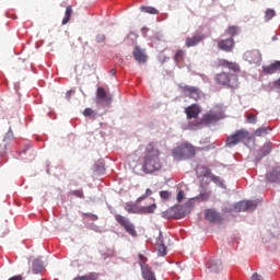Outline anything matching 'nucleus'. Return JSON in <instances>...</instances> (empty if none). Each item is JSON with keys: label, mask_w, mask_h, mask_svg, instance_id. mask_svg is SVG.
I'll list each match as a JSON object with an SVG mask.
<instances>
[{"label": "nucleus", "mask_w": 280, "mask_h": 280, "mask_svg": "<svg viewBox=\"0 0 280 280\" xmlns=\"http://www.w3.org/2000/svg\"><path fill=\"white\" fill-rule=\"evenodd\" d=\"M160 155L161 151L154 148V143L147 145V153L142 165V170L145 174H153V172H159V170L163 167Z\"/></svg>", "instance_id": "obj_1"}, {"label": "nucleus", "mask_w": 280, "mask_h": 280, "mask_svg": "<svg viewBox=\"0 0 280 280\" xmlns=\"http://www.w3.org/2000/svg\"><path fill=\"white\" fill-rule=\"evenodd\" d=\"M214 82L220 86H228V89H240V79L233 73L220 72L215 74Z\"/></svg>", "instance_id": "obj_2"}, {"label": "nucleus", "mask_w": 280, "mask_h": 280, "mask_svg": "<svg viewBox=\"0 0 280 280\" xmlns=\"http://www.w3.org/2000/svg\"><path fill=\"white\" fill-rule=\"evenodd\" d=\"M172 156L177 161H185L187 159H194L196 156V148L189 143H185L173 150Z\"/></svg>", "instance_id": "obj_3"}, {"label": "nucleus", "mask_w": 280, "mask_h": 280, "mask_svg": "<svg viewBox=\"0 0 280 280\" xmlns=\"http://www.w3.org/2000/svg\"><path fill=\"white\" fill-rule=\"evenodd\" d=\"M249 138L248 130L241 129L236 130L234 133L229 136L225 140V145L228 148H233V145H237V143H242V141H246Z\"/></svg>", "instance_id": "obj_4"}, {"label": "nucleus", "mask_w": 280, "mask_h": 280, "mask_svg": "<svg viewBox=\"0 0 280 280\" xmlns=\"http://www.w3.org/2000/svg\"><path fill=\"white\" fill-rule=\"evenodd\" d=\"M214 121H218V113L210 110L202 116L201 121L188 124V129L198 130V128H200L202 124L205 126H209V124H214Z\"/></svg>", "instance_id": "obj_5"}, {"label": "nucleus", "mask_w": 280, "mask_h": 280, "mask_svg": "<svg viewBox=\"0 0 280 280\" xmlns=\"http://www.w3.org/2000/svg\"><path fill=\"white\" fill-rule=\"evenodd\" d=\"M115 220L128 233V235H131V237H137V229L135 228V223L130 221V219L121 215V214H115Z\"/></svg>", "instance_id": "obj_6"}, {"label": "nucleus", "mask_w": 280, "mask_h": 280, "mask_svg": "<svg viewBox=\"0 0 280 280\" xmlns=\"http://www.w3.org/2000/svg\"><path fill=\"white\" fill-rule=\"evenodd\" d=\"M180 89L184 95H186V97H190V100H195L197 102V100H200L201 97L200 89L196 86L183 85Z\"/></svg>", "instance_id": "obj_7"}, {"label": "nucleus", "mask_w": 280, "mask_h": 280, "mask_svg": "<svg viewBox=\"0 0 280 280\" xmlns=\"http://www.w3.org/2000/svg\"><path fill=\"white\" fill-rule=\"evenodd\" d=\"M257 201L253 200H246V201H240L235 205L234 209L235 211L242 212V211H255L257 209Z\"/></svg>", "instance_id": "obj_8"}, {"label": "nucleus", "mask_w": 280, "mask_h": 280, "mask_svg": "<svg viewBox=\"0 0 280 280\" xmlns=\"http://www.w3.org/2000/svg\"><path fill=\"white\" fill-rule=\"evenodd\" d=\"M244 58L249 65H260L261 52L259 50H248L244 54Z\"/></svg>", "instance_id": "obj_9"}, {"label": "nucleus", "mask_w": 280, "mask_h": 280, "mask_svg": "<svg viewBox=\"0 0 280 280\" xmlns=\"http://www.w3.org/2000/svg\"><path fill=\"white\" fill-rule=\"evenodd\" d=\"M199 170L202 171L201 176L210 178V180H212V183H214L215 185H219V187L224 186V182L222 180V177L211 174V168L207 166H201Z\"/></svg>", "instance_id": "obj_10"}, {"label": "nucleus", "mask_w": 280, "mask_h": 280, "mask_svg": "<svg viewBox=\"0 0 280 280\" xmlns=\"http://www.w3.org/2000/svg\"><path fill=\"white\" fill-rule=\"evenodd\" d=\"M132 56L138 65H145V62H148V55L145 54V49H142L139 46L133 48Z\"/></svg>", "instance_id": "obj_11"}, {"label": "nucleus", "mask_w": 280, "mask_h": 280, "mask_svg": "<svg viewBox=\"0 0 280 280\" xmlns=\"http://www.w3.org/2000/svg\"><path fill=\"white\" fill-rule=\"evenodd\" d=\"M205 218L206 220H209V222H212L213 224H220V222H222V215L220 214V212L213 209L206 210Z\"/></svg>", "instance_id": "obj_12"}, {"label": "nucleus", "mask_w": 280, "mask_h": 280, "mask_svg": "<svg viewBox=\"0 0 280 280\" xmlns=\"http://www.w3.org/2000/svg\"><path fill=\"white\" fill-rule=\"evenodd\" d=\"M233 47H235V40H233V37L218 42V48L222 51H233Z\"/></svg>", "instance_id": "obj_13"}, {"label": "nucleus", "mask_w": 280, "mask_h": 280, "mask_svg": "<svg viewBox=\"0 0 280 280\" xmlns=\"http://www.w3.org/2000/svg\"><path fill=\"white\" fill-rule=\"evenodd\" d=\"M96 102L98 104L102 102H105L106 104H110V102H113V96L106 93V90H104V88H98L96 91Z\"/></svg>", "instance_id": "obj_14"}, {"label": "nucleus", "mask_w": 280, "mask_h": 280, "mask_svg": "<svg viewBox=\"0 0 280 280\" xmlns=\"http://www.w3.org/2000/svg\"><path fill=\"white\" fill-rule=\"evenodd\" d=\"M187 119H197L198 115H200V107L196 104L190 105L185 109Z\"/></svg>", "instance_id": "obj_15"}, {"label": "nucleus", "mask_w": 280, "mask_h": 280, "mask_svg": "<svg viewBox=\"0 0 280 280\" xmlns=\"http://www.w3.org/2000/svg\"><path fill=\"white\" fill-rule=\"evenodd\" d=\"M207 38V36L205 35H194L192 37H187L185 45L186 47H196V45L202 43V40H205Z\"/></svg>", "instance_id": "obj_16"}, {"label": "nucleus", "mask_w": 280, "mask_h": 280, "mask_svg": "<svg viewBox=\"0 0 280 280\" xmlns=\"http://www.w3.org/2000/svg\"><path fill=\"white\" fill-rule=\"evenodd\" d=\"M262 71L267 75H272V73H277V71H280V61H276L269 66H262Z\"/></svg>", "instance_id": "obj_17"}, {"label": "nucleus", "mask_w": 280, "mask_h": 280, "mask_svg": "<svg viewBox=\"0 0 280 280\" xmlns=\"http://www.w3.org/2000/svg\"><path fill=\"white\" fill-rule=\"evenodd\" d=\"M142 279L144 280H156V276L150 266H143L141 269Z\"/></svg>", "instance_id": "obj_18"}, {"label": "nucleus", "mask_w": 280, "mask_h": 280, "mask_svg": "<svg viewBox=\"0 0 280 280\" xmlns=\"http://www.w3.org/2000/svg\"><path fill=\"white\" fill-rule=\"evenodd\" d=\"M267 180L269 183H280V166L267 174Z\"/></svg>", "instance_id": "obj_19"}, {"label": "nucleus", "mask_w": 280, "mask_h": 280, "mask_svg": "<svg viewBox=\"0 0 280 280\" xmlns=\"http://www.w3.org/2000/svg\"><path fill=\"white\" fill-rule=\"evenodd\" d=\"M208 268L209 272H222V260H211Z\"/></svg>", "instance_id": "obj_20"}, {"label": "nucleus", "mask_w": 280, "mask_h": 280, "mask_svg": "<svg viewBox=\"0 0 280 280\" xmlns=\"http://www.w3.org/2000/svg\"><path fill=\"white\" fill-rule=\"evenodd\" d=\"M32 270H33V275H40V272L45 270V267L43 266V261L40 259L33 260Z\"/></svg>", "instance_id": "obj_21"}, {"label": "nucleus", "mask_w": 280, "mask_h": 280, "mask_svg": "<svg viewBox=\"0 0 280 280\" xmlns=\"http://www.w3.org/2000/svg\"><path fill=\"white\" fill-rule=\"evenodd\" d=\"M154 211H156V203H152L150 206H143V207H140L139 215H149L151 213H154Z\"/></svg>", "instance_id": "obj_22"}, {"label": "nucleus", "mask_w": 280, "mask_h": 280, "mask_svg": "<svg viewBox=\"0 0 280 280\" xmlns=\"http://www.w3.org/2000/svg\"><path fill=\"white\" fill-rule=\"evenodd\" d=\"M125 211H127V213L139 214L140 213V207L137 206V203L127 202L125 205Z\"/></svg>", "instance_id": "obj_23"}, {"label": "nucleus", "mask_w": 280, "mask_h": 280, "mask_svg": "<svg viewBox=\"0 0 280 280\" xmlns=\"http://www.w3.org/2000/svg\"><path fill=\"white\" fill-rule=\"evenodd\" d=\"M100 279V275L97 272H90L84 276H78L73 278V280H97Z\"/></svg>", "instance_id": "obj_24"}, {"label": "nucleus", "mask_w": 280, "mask_h": 280, "mask_svg": "<svg viewBox=\"0 0 280 280\" xmlns=\"http://www.w3.org/2000/svg\"><path fill=\"white\" fill-rule=\"evenodd\" d=\"M162 218H164L165 220H176V213L174 212V207L167 209L166 211H163Z\"/></svg>", "instance_id": "obj_25"}, {"label": "nucleus", "mask_w": 280, "mask_h": 280, "mask_svg": "<svg viewBox=\"0 0 280 280\" xmlns=\"http://www.w3.org/2000/svg\"><path fill=\"white\" fill-rule=\"evenodd\" d=\"M71 14H73V7L68 5L66 9L65 18L61 22L62 25H67V23H69V21H71Z\"/></svg>", "instance_id": "obj_26"}, {"label": "nucleus", "mask_w": 280, "mask_h": 280, "mask_svg": "<svg viewBox=\"0 0 280 280\" xmlns=\"http://www.w3.org/2000/svg\"><path fill=\"white\" fill-rule=\"evenodd\" d=\"M174 213H175V220H183V218L187 215L185 212V209H183L182 207H174Z\"/></svg>", "instance_id": "obj_27"}, {"label": "nucleus", "mask_w": 280, "mask_h": 280, "mask_svg": "<svg viewBox=\"0 0 280 280\" xmlns=\"http://www.w3.org/2000/svg\"><path fill=\"white\" fill-rule=\"evenodd\" d=\"M225 34H228V36H232V37L237 36L240 34V27L235 26V25L229 26L225 30Z\"/></svg>", "instance_id": "obj_28"}, {"label": "nucleus", "mask_w": 280, "mask_h": 280, "mask_svg": "<svg viewBox=\"0 0 280 280\" xmlns=\"http://www.w3.org/2000/svg\"><path fill=\"white\" fill-rule=\"evenodd\" d=\"M10 233V226L8 225V221H4L0 224V237H5Z\"/></svg>", "instance_id": "obj_29"}, {"label": "nucleus", "mask_w": 280, "mask_h": 280, "mask_svg": "<svg viewBox=\"0 0 280 280\" xmlns=\"http://www.w3.org/2000/svg\"><path fill=\"white\" fill-rule=\"evenodd\" d=\"M174 60L177 65H179V62H183V60H185V50H177L174 55Z\"/></svg>", "instance_id": "obj_30"}, {"label": "nucleus", "mask_w": 280, "mask_h": 280, "mask_svg": "<svg viewBox=\"0 0 280 280\" xmlns=\"http://www.w3.org/2000/svg\"><path fill=\"white\" fill-rule=\"evenodd\" d=\"M141 12H145L147 14H159V10H156L154 7H140Z\"/></svg>", "instance_id": "obj_31"}, {"label": "nucleus", "mask_w": 280, "mask_h": 280, "mask_svg": "<svg viewBox=\"0 0 280 280\" xmlns=\"http://www.w3.org/2000/svg\"><path fill=\"white\" fill-rule=\"evenodd\" d=\"M268 130L270 129L266 127H260L255 130L254 135L255 137H266V135H268Z\"/></svg>", "instance_id": "obj_32"}, {"label": "nucleus", "mask_w": 280, "mask_h": 280, "mask_svg": "<svg viewBox=\"0 0 280 280\" xmlns=\"http://www.w3.org/2000/svg\"><path fill=\"white\" fill-rule=\"evenodd\" d=\"M158 255L159 257H165V255H167V247L165 244L162 243L158 245Z\"/></svg>", "instance_id": "obj_33"}, {"label": "nucleus", "mask_w": 280, "mask_h": 280, "mask_svg": "<svg viewBox=\"0 0 280 280\" xmlns=\"http://www.w3.org/2000/svg\"><path fill=\"white\" fill-rule=\"evenodd\" d=\"M160 198L163 200V202H167V200L172 198V192H170L168 190H162L160 191Z\"/></svg>", "instance_id": "obj_34"}, {"label": "nucleus", "mask_w": 280, "mask_h": 280, "mask_svg": "<svg viewBox=\"0 0 280 280\" xmlns=\"http://www.w3.org/2000/svg\"><path fill=\"white\" fill-rule=\"evenodd\" d=\"M82 218H83L84 220H92V222H96V220H98L97 214L86 213V212H83V213H82Z\"/></svg>", "instance_id": "obj_35"}, {"label": "nucleus", "mask_w": 280, "mask_h": 280, "mask_svg": "<svg viewBox=\"0 0 280 280\" xmlns=\"http://www.w3.org/2000/svg\"><path fill=\"white\" fill-rule=\"evenodd\" d=\"M276 12L272 9H267L265 12V19L266 21H270L271 19H275Z\"/></svg>", "instance_id": "obj_36"}, {"label": "nucleus", "mask_w": 280, "mask_h": 280, "mask_svg": "<svg viewBox=\"0 0 280 280\" xmlns=\"http://www.w3.org/2000/svg\"><path fill=\"white\" fill-rule=\"evenodd\" d=\"M228 69H230V71H234V73H237V71H240V66L235 62L228 61Z\"/></svg>", "instance_id": "obj_37"}, {"label": "nucleus", "mask_w": 280, "mask_h": 280, "mask_svg": "<svg viewBox=\"0 0 280 280\" xmlns=\"http://www.w3.org/2000/svg\"><path fill=\"white\" fill-rule=\"evenodd\" d=\"M247 124H257V115L247 114L246 116Z\"/></svg>", "instance_id": "obj_38"}, {"label": "nucleus", "mask_w": 280, "mask_h": 280, "mask_svg": "<svg viewBox=\"0 0 280 280\" xmlns=\"http://www.w3.org/2000/svg\"><path fill=\"white\" fill-rule=\"evenodd\" d=\"M139 266L141 268V270H143V266H150V265H147V261H148V258L145 256H143L142 254H139Z\"/></svg>", "instance_id": "obj_39"}, {"label": "nucleus", "mask_w": 280, "mask_h": 280, "mask_svg": "<svg viewBox=\"0 0 280 280\" xmlns=\"http://www.w3.org/2000/svg\"><path fill=\"white\" fill-rule=\"evenodd\" d=\"M12 139H14V133L12 132V128H10L4 136V141H12Z\"/></svg>", "instance_id": "obj_40"}, {"label": "nucleus", "mask_w": 280, "mask_h": 280, "mask_svg": "<svg viewBox=\"0 0 280 280\" xmlns=\"http://www.w3.org/2000/svg\"><path fill=\"white\" fill-rule=\"evenodd\" d=\"M96 43H106V35L104 34L96 35Z\"/></svg>", "instance_id": "obj_41"}, {"label": "nucleus", "mask_w": 280, "mask_h": 280, "mask_svg": "<svg viewBox=\"0 0 280 280\" xmlns=\"http://www.w3.org/2000/svg\"><path fill=\"white\" fill-rule=\"evenodd\" d=\"M270 150H271V149H270V144H265V145L262 147L264 156L270 154Z\"/></svg>", "instance_id": "obj_42"}, {"label": "nucleus", "mask_w": 280, "mask_h": 280, "mask_svg": "<svg viewBox=\"0 0 280 280\" xmlns=\"http://www.w3.org/2000/svg\"><path fill=\"white\" fill-rule=\"evenodd\" d=\"M182 200H185V191L179 190L177 192V202H180Z\"/></svg>", "instance_id": "obj_43"}, {"label": "nucleus", "mask_w": 280, "mask_h": 280, "mask_svg": "<svg viewBox=\"0 0 280 280\" xmlns=\"http://www.w3.org/2000/svg\"><path fill=\"white\" fill-rule=\"evenodd\" d=\"M219 65H220V67H225V69H228V67H229V60H226V59H221V60L219 61Z\"/></svg>", "instance_id": "obj_44"}, {"label": "nucleus", "mask_w": 280, "mask_h": 280, "mask_svg": "<svg viewBox=\"0 0 280 280\" xmlns=\"http://www.w3.org/2000/svg\"><path fill=\"white\" fill-rule=\"evenodd\" d=\"M84 117H91L93 115V109L91 108H85L83 112Z\"/></svg>", "instance_id": "obj_45"}, {"label": "nucleus", "mask_w": 280, "mask_h": 280, "mask_svg": "<svg viewBox=\"0 0 280 280\" xmlns=\"http://www.w3.org/2000/svg\"><path fill=\"white\" fill-rule=\"evenodd\" d=\"M73 195L77 196V198H84V194L82 192V190H74Z\"/></svg>", "instance_id": "obj_46"}, {"label": "nucleus", "mask_w": 280, "mask_h": 280, "mask_svg": "<svg viewBox=\"0 0 280 280\" xmlns=\"http://www.w3.org/2000/svg\"><path fill=\"white\" fill-rule=\"evenodd\" d=\"M73 93H75V91L73 90H69L67 93H66V100H71V95H73Z\"/></svg>", "instance_id": "obj_47"}, {"label": "nucleus", "mask_w": 280, "mask_h": 280, "mask_svg": "<svg viewBox=\"0 0 280 280\" xmlns=\"http://www.w3.org/2000/svg\"><path fill=\"white\" fill-rule=\"evenodd\" d=\"M144 196H145L147 198H149V196H152V189L148 188V189L145 190Z\"/></svg>", "instance_id": "obj_48"}, {"label": "nucleus", "mask_w": 280, "mask_h": 280, "mask_svg": "<svg viewBox=\"0 0 280 280\" xmlns=\"http://www.w3.org/2000/svg\"><path fill=\"white\" fill-rule=\"evenodd\" d=\"M145 198H148V197L145 195H142L141 197H139L137 199V202H141V201L145 200Z\"/></svg>", "instance_id": "obj_49"}, {"label": "nucleus", "mask_w": 280, "mask_h": 280, "mask_svg": "<svg viewBox=\"0 0 280 280\" xmlns=\"http://www.w3.org/2000/svg\"><path fill=\"white\" fill-rule=\"evenodd\" d=\"M109 73H110V75H115V73H117V71H115V69H112V70L109 71Z\"/></svg>", "instance_id": "obj_50"}]
</instances>
